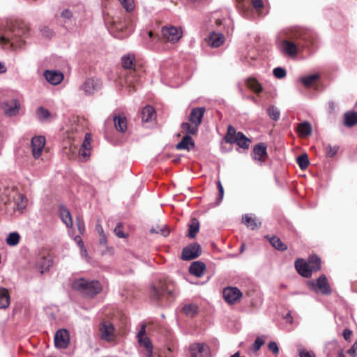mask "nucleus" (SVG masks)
I'll return each mask as SVG.
<instances>
[{"instance_id": "nucleus-19", "label": "nucleus", "mask_w": 357, "mask_h": 357, "mask_svg": "<svg viewBox=\"0 0 357 357\" xmlns=\"http://www.w3.org/2000/svg\"><path fill=\"white\" fill-rule=\"evenodd\" d=\"M295 267L298 273L305 278L311 276V271L307 269V261L303 259H298L295 261Z\"/></svg>"}, {"instance_id": "nucleus-20", "label": "nucleus", "mask_w": 357, "mask_h": 357, "mask_svg": "<svg viewBox=\"0 0 357 357\" xmlns=\"http://www.w3.org/2000/svg\"><path fill=\"white\" fill-rule=\"evenodd\" d=\"M206 265L204 263L199 261L192 262L189 268L190 273L198 278H200L204 275Z\"/></svg>"}, {"instance_id": "nucleus-48", "label": "nucleus", "mask_w": 357, "mask_h": 357, "mask_svg": "<svg viewBox=\"0 0 357 357\" xmlns=\"http://www.w3.org/2000/svg\"><path fill=\"white\" fill-rule=\"evenodd\" d=\"M273 75L276 78L282 79L286 76V70L281 67H277L273 70Z\"/></svg>"}, {"instance_id": "nucleus-50", "label": "nucleus", "mask_w": 357, "mask_h": 357, "mask_svg": "<svg viewBox=\"0 0 357 357\" xmlns=\"http://www.w3.org/2000/svg\"><path fill=\"white\" fill-rule=\"evenodd\" d=\"M264 344V340L261 337H257L252 346L255 351H257L258 350H259V349Z\"/></svg>"}, {"instance_id": "nucleus-43", "label": "nucleus", "mask_w": 357, "mask_h": 357, "mask_svg": "<svg viewBox=\"0 0 357 357\" xmlns=\"http://www.w3.org/2000/svg\"><path fill=\"white\" fill-rule=\"evenodd\" d=\"M310 257V261L312 262V264H310V267H311V274L314 272V271H317L320 269L321 268V259L319 257L316 256V255H312Z\"/></svg>"}, {"instance_id": "nucleus-56", "label": "nucleus", "mask_w": 357, "mask_h": 357, "mask_svg": "<svg viewBox=\"0 0 357 357\" xmlns=\"http://www.w3.org/2000/svg\"><path fill=\"white\" fill-rule=\"evenodd\" d=\"M347 353L352 357L357 356V342H354L351 347L348 350Z\"/></svg>"}, {"instance_id": "nucleus-59", "label": "nucleus", "mask_w": 357, "mask_h": 357, "mask_svg": "<svg viewBox=\"0 0 357 357\" xmlns=\"http://www.w3.org/2000/svg\"><path fill=\"white\" fill-rule=\"evenodd\" d=\"M77 229H78L79 231L81 234H83L85 230L84 222L82 220L78 219L77 220Z\"/></svg>"}, {"instance_id": "nucleus-1", "label": "nucleus", "mask_w": 357, "mask_h": 357, "mask_svg": "<svg viewBox=\"0 0 357 357\" xmlns=\"http://www.w3.org/2000/svg\"><path fill=\"white\" fill-rule=\"evenodd\" d=\"M28 24L20 20H10L0 26V45L3 49L21 48L29 35Z\"/></svg>"}, {"instance_id": "nucleus-62", "label": "nucleus", "mask_w": 357, "mask_h": 357, "mask_svg": "<svg viewBox=\"0 0 357 357\" xmlns=\"http://www.w3.org/2000/svg\"><path fill=\"white\" fill-rule=\"evenodd\" d=\"M80 255L82 258L85 259L86 260H89V257L88 256L87 250L85 248L84 245L83 247H80Z\"/></svg>"}, {"instance_id": "nucleus-23", "label": "nucleus", "mask_w": 357, "mask_h": 357, "mask_svg": "<svg viewBox=\"0 0 357 357\" xmlns=\"http://www.w3.org/2000/svg\"><path fill=\"white\" fill-rule=\"evenodd\" d=\"M296 131L301 137L305 138L312 134V128L308 121H304L298 124Z\"/></svg>"}, {"instance_id": "nucleus-58", "label": "nucleus", "mask_w": 357, "mask_h": 357, "mask_svg": "<svg viewBox=\"0 0 357 357\" xmlns=\"http://www.w3.org/2000/svg\"><path fill=\"white\" fill-rule=\"evenodd\" d=\"M299 356L300 357H315V354L312 351L306 350L300 351Z\"/></svg>"}, {"instance_id": "nucleus-27", "label": "nucleus", "mask_w": 357, "mask_h": 357, "mask_svg": "<svg viewBox=\"0 0 357 357\" xmlns=\"http://www.w3.org/2000/svg\"><path fill=\"white\" fill-rule=\"evenodd\" d=\"M10 303V294L6 288L0 287V309H6Z\"/></svg>"}, {"instance_id": "nucleus-54", "label": "nucleus", "mask_w": 357, "mask_h": 357, "mask_svg": "<svg viewBox=\"0 0 357 357\" xmlns=\"http://www.w3.org/2000/svg\"><path fill=\"white\" fill-rule=\"evenodd\" d=\"M217 185H218V192H219V195H218V202H220L222 201V199H223L224 189H223L222 183H221V182L220 181H218Z\"/></svg>"}, {"instance_id": "nucleus-22", "label": "nucleus", "mask_w": 357, "mask_h": 357, "mask_svg": "<svg viewBox=\"0 0 357 357\" xmlns=\"http://www.w3.org/2000/svg\"><path fill=\"white\" fill-rule=\"evenodd\" d=\"M281 50L287 54L294 56L297 54V46L295 43L287 40H282L281 43Z\"/></svg>"}, {"instance_id": "nucleus-9", "label": "nucleus", "mask_w": 357, "mask_h": 357, "mask_svg": "<svg viewBox=\"0 0 357 357\" xmlns=\"http://www.w3.org/2000/svg\"><path fill=\"white\" fill-rule=\"evenodd\" d=\"M223 296L227 303L234 304L241 299L242 293L237 287H229L224 289Z\"/></svg>"}, {"instance_id": "nucleus-24", "label": "nucleus", "mask_w": 357, "mask_h": 357, "mask_svg": "<svg viewBox=\"0 0 357 357\" xmlns=\"http://www.w3.org/2000/svg\"><path fill=\"white\" fill-rule=\"evenodd\" d=\"M224 42V36L222 33L213 32L210 34L208 44L212 47H218Z\"/></svg>"}, {"instance_id": "nucleus-14", "label": "nucleus", "mask_w": 357, "mask_h": 357, "mask_svg": "<svg viewBox=\"0 0 357 357\" xmlns=\"http://www.w3.org/2000/svg\"><path fill=\"white\" fill-rule=\"evenodd\" d=\"M205 111L206 109L203 107L193 108L189 116V121L199 127L202 123Z\"/></svg>"}, {"instance_id": "nucleus-40", "label": "nucleus", "mask_w": 357, "mask_h": 357, "mask_svg": "<svg viewBox=\"0 0 357 357\" xmlns=\"http://www.w3.org/2000/svg\"><path fill=\"white\" fill-rule=\"evenodd\" d=\"M199 229V224L197 220L193 219L189 226L188 236L190 238H193L195 237Z\"/></svg>"}, {"instance_id": "nucleus-61", "label": "nucleus", "mask_w": 357, "mask_h": 357, "mask_svg": "<svg viewBox=\"0 0 357 357\" xmlns=\"http://www.w3.org/2000/svg\"><path fill=\"white\" fill-rule=\"evenodd\" d=\"M252 3L255 9L259 10L263 7L261 0H252Z\"/></svg>"}, {"instance_id": "nucleus-33", "label": "nucleus", "mask_w": 357, "mask_h": 357, "mask_svg": "<svg viewBox=\"0 0 357 357\" xmlns=\"http://www.w3.org/2000/svg\"><path fill=\"white\" fill-rule=\"evenodd\" d=\"M182 310L186 316L192 317L198 313V306L194 303L185 304Z\"/></svg>"}, {"instance_id": "nucleus-60", "label": "nucleus", "mask_w": 357, "mask_h": 357, "mask_svg": "<svg viewBox=\"0 0 357 357\" xmlns=\"http://www.w3.org/2000/svg\"><path fill=\"white\" fill-rule=\"evenodd\" d=\"M145 334H146V326L142 325L140 330L139 331V332L137 333V340H139V338L145 337H146Z\"/></svg>"}, {"instance_id": "nucleus-34", "label": "nucleus", "mask_w": 357, "mask_h": 357, "mask_svg": "<svg viewBox=\"0 0 357 357\" xmlns=\"http://www.w3.org/2000/svg\"><path fill=\"white\" fill-rule=\"evenodd\" d=\"M181 128L185 131L186 135L190 136L197 133L199 127L190 122H183Z\"/></svg>"}, {"instance_id": "nucleus-35", "label": "nucleus", "mask_w": 357, "mask_h": 357, "mask_svg": "<svg viewBox=\"0 0 357 357\" xmlns=\"http://www.w3.org/2000/svg\"><path fill=\"white\" fill-rule=\"evenodd\" d=\"M246 84L249 89L254 92L259 93L262 91V86L259 82L255 78L250 77L246 80Z\"/></svg>"}, {"instance_id": "nucleus-12", "label": "nucleus", "mask_w": 357, "mask_h": 357, "mask_svg": "<svg viewBox=\"0 0 357 357\" xmlns=\"http://www.w3.org/2000/svg\"><path fill=\"white\" fill-rule=\"evenodd\" d=\"M45 79L52 85L60 84L63 79V74L59 70H46L43 73Z\"/></svg>"}, {"instance_id": "nucleus-28", "label": "nucleus", "mask_w": 357, "mask_h": 357, "mask_svg": "<svg viewBox=\"0 0 357 357\" xmlns=\"http://www.w3.org/2000/svg\"><path fill=\"white\" fill-rule=\"evenodd\" d=\"M155 118V112L154 109L147 105L142 111V120L143 122H149L154 120Z\"/></svg>"}, {"instance_id": "nucleus-52", "label": "nucleus", "mask_w": 357, "mask_h": 357, "mask_svg": "<svg viewBox=\"0 0 357 357\" xmlns=\"http://www.w3.org/2000/svg\"><path fill=\"white\" fill-rule=\"evenodd\" d=\"M91 135L89 133H86L85 135L84 140L82 143L81 148L91 149Z\"/></svg>"}, {"instance_id": "nucleus-32", "label": "nucleus", "mask_w": 357, "mask_h": 357, "mask_svg": "<svg viewBox=\"0 0 357 357\" xmlns=\"http://www.w3.org/2000/svg\"><path fill=\"white\" fill-rule=\"evenodd\" d=\"M344 123L347 127H352L357 123V112H346L344 115Z\"/></svg>"}, {"instance_id": "nucleus-46", "label": "nucleus", "mask_w": 357, "mask_h": 357, "mask_svg": "<svg viewBox=\"0 0 357 357\" xmlns=\"http://www.w3.org/2000/svg\"><path fill=\"white\" fill-rule=\"evenodd\" d=\"M297 163L298 164L301 169H305L309 165V160L307 154H302L299 155L297 159Z\"/></svg>"}, {"instance_id": "nucleus-30", "label": "nucleus", "mask_w": 357, "mask_h": 357, "mask_svg": "<svg viewBox=\"0 0 357 357\" xmlns=\"http://www.w3.org/2000/svg\"><path fill=\"white\" fill-rule=\"evenodd\" d=\"M114 123L116 129L121 132H124L127 129V121L126 119L123 116H114Z\"/></svg>"}, {"instance_id": "nucleus-17", "label": "nucleus", "mask_w": 357, "mask_h": 357, "mask_svg": "<svg viewBox=\"0 0 357 357\" xmlns=\"http://www.w3.org/2000/svg\"><path fill=\"white\" fill-rule=\"evenodd\" d=\"M266 158V146L263 143L255 145L253 149V159L255 160L264 162Z\"/></svg>"}, {"instance_id": "nucleus-55", "label": "nucleus", "mask_w": 357, "mask_h": 357, "mask_svg": "<svg viewBox=\"0 0 357 357\" xmlns=\"http://www.w3.org/2000/svg\"><path fill=\"white\" fill-rule=\"evenodd\" d=\"M268 347L270 351H271L273 354H276L279 351V348L275 342H269Z\"/></svg>"}, {"instance_id": "nucleus-36", "label": "nucleus", "mask_w": 357, "mask_h": 357, "mask_svg": "<svg viewBox=\"0 0 357 357\" xmlns=\"http://www.w3.org/2000/svg\"><path fill=\"white\" fill-rule=\"evenodd\" d=\"M52 116L48 109L43 107H40L36 111V117L40 121H46Z\"/></svg>"}, {"instance_id": "nucleus-18", "label": "nucleus", "mask_w": 357, "mask_h": 357, "mask_svg": "<svg viewBox=\"0 0 357 357\" xmlns=\"http://www.w3.org/2000/svg\"><path fill=\"white\" fill-rule=\"evenodd\" d=\"M102 289L101 284L98 280L88 281V288L84 296L93 297L99 294Z\"/></svg>"}, {"instance_id": "nucleus-42", "label": "nucleus", "mask_w": 357, "mask_h": 357, "mask_svg": "<svg viewBox=\"0 0 357 357\" xmlns=\"http://www.w3.org/2000/svg\"><path fill=\"white\" fill-rule=\"evenodd\" d=\"M268 116L273 121H277L280 119V112L278 108L272 105L267 109Z\"/></svg>"}, {"instance_id": "nucleus-38", "label": "nucleus", "mask_w": 357, "mask_h": 357, "mask_svg": "<svg viewBox=\"0 0 357 357\" xmlns=\"http://www.w3.org/2000/svg\"><path fill=\"white\" fill-rule=\"evenodd\" d=\"M20 238V236L17 232H11L7 236L6 242L10 246H15L19 243Z\"/></svg>"}, {"instance_id": "nucleus-49", "label": "nucleus", "mask_w": 357, "mask_h": 357, "mask_svg": "<svg viewBox=\"0 0 357 357\" xmlns=\"http://www.w3.org/2000/svg\"><path fill=\"white\" fill-rule=\"evenodd\" d=\"M61 16L64 20H71L74 17V12L70 9H65L61 13Z\"/></svg>"}, {"instance_id": "nucleus-4", "label": "nucleus", "mask_w": 357, "mask_h": 357, "mask_svg": "<svg viewBox=\"0 0 357 357\" xmlns=\"http://www.w3.org/2000/svg\"><path fill=\"white\" fill-rule=\"evenodd\" d=\"M190 357H211L209 347L205 343L194 342L188 349Z\"/></svg>"}, {"instance_id": "nucleus-53", "label": "nucleus", "mask_w": 357, "mask_h": 357, "mask_svg": "<svg viewBox=\"0 0 357 357\" xmlns=\"http://www.w3.org/2000/svg\"><path fill=\"white\" fill-rule=\"evenodd\" d=\"M115 234L119 238H124L125 234L121 230V224L119 223L114 229Z\"/></svg>"}, {"instance_id": "nucleus-10", "label": "nucleus", "mask_w": 357, "mask_h": 357, "mask_svg": "<svg viewBox=\"0 0 357 357\" xmlns=\"http://www.w3.org/2000/svg\"><path fill=\"white\" fill-rule=\"evenodd\" d=\"M70 342V336L67 330L60 329L54 336V344L56 348H67Z\"/></svg>"}, {"instance_id": "nucleus-64", "label": "nucleus", "mask_w": 357, "mask_h": 357, "mask_svg": "<svg viewBox=\"0 0 357 357\" xmlns=\"http://www.w3.org/2000/svg\"><path fill=\"white\" fill-rule=\"evenodd\" d=\"M42 32H43V34L47 37H50L53 34V32L51 30H50L48 28H44L42 30Z\"/></svg>"}, {"instance_id": "nucleus-21", "label": "nucleus", "mask_w": 357, "mask_h": 357, "mask_svg": "<svg viewBox=\"0 0 357 357\" xmlns=\"http://www.w3.org/2000/svg\"><path fill=\"white\" fill-rule=\"evenodd\" d=\"M59 212L60 218L66 226L68 228L72 227L73 220L69 210L66 206L61 205L59 208Z\"/></svg>"}, {"instance_id": "nucleus-31", "label": "nucleus", "mask_w": 357, "mask_h": 357, "mask_svg": "<svg viewBox=\"0 0 357 357\" xmlns=\"http://www.w3.org/2000/svg\"><path fill=\"white\" fill-rule=\"evenodd\" d=\"M138 343L139 347H144L146 351V356L151 357L153 355V345L148 337H145L143 338H139Z\"/></svg>"}, {"instance_id": "nucleus-7", "label": "nucleus", "mask_w": 357, "mask_h": 357, "mask_svg": "<svg viewBox=\"0 0 357 357\" xmlns=\"http://www.w3.org/2000/svg\"><path fill=\"white\" fill-rule=\"evenodd\" d=\"M45 142V138L43 136H35L31 139V152L35 159L39 158L42 155Z\"/></svg>"}, {"instance_id": "nucleus-5", "label": "nucleus", "mask_w": 357, "mask_h": 357, "mask_svg": "<svg viewBox=\"0 0 357 357\" xmlns=\"http://www.w3.org/2000/svg\"><path fill=\"white\" fill-rule=\"evenodd\" d=\"M310 288L316 292L320 291L323 294L328 295L331 293V287L326 277L321 275L316 281L309 282Z\"/></svg>"}, {"instance_id": "nucleus-15", "label": "nucleus", "mask_w": 357, "mask_h": 357, "mask_svg": "<svg viewBox=\"0 0 357 357\" xmlns=\"http://www.w3.org/2000/svg\"><path fill=\"white\" fill-rule=\"evenodd\" d=\"M166 292L170 294L171 289L165 284L159 283L157 285H153L151 289V297L153 299H158L162 295H164Z\"/></svg>"}, {"instance_id": "nucleus-45", "label": "nucleus", "mask_w": 357, "mask_h": 357, "mask_svg": "<svg viewBox=\"0 0 357 357\" xmlns=\"http://www.w3.org/2000/svg\"><path fill=\"white\" fill-rule=\"evenodd\" d=\"M324 149L327 157H333L339 149L338 146H332L329 144H324Z\"/></svg>"}, {"instance_id": "nucleus-25", "label": "nucleus", "mask_w": 357, "mask_h": 357, "mask_svg": "<svg viewBox=\"0 0 357 357\" xmlns=\"http://www.w3.org/2000/svg\"><path fill=\"white\" fill-rule=\"evenodd\" d=\"M194 146H195V143H194L191 136L185 135L183 137L181 141L176 144V148L178 150L190 151Z\"/></svg>"}, {"instance_id": "nucleus-16", "label": "nucleus", "mask_w": 357, "mask_h": 357, "mask_svg": "<svg viewBox=\"0 0 357 357\" xmlns=\"http://www.w3.org/2000/svg\"><path fill=\"white\" fill-rule=\"evenodd\" d=\"M3 109L6 116H13L19 112L20 104L17 100H12L3 104Z\"/></svg>"}, {"instance_id": "nucleus-13", "label": "nucleus", "mask_w": 357, "mask_h": 357, "mask_svg": "<svg viewBox=\"0 0 357 357\" xmlns=\"http://www.w3.org/2000/svg\"><path fill=\"white\" fill-rule=\"evenodd\" d=\"M52 265V260L50 257H42L36 261L34 268L43 275L49 270Z\"/></svg>"}, {"instance_id": "nucleus-63", "label": "nucleus", "mask_w": 357, "mask_h": 357, "mask_svg": "<svg viewBox=\"0 0 357 357\" xmlns=\"http://www.w3.org/2000/svg\"><path fill=\"white\" fill-rule=\"evenodd\" d=\"M351 333H352V332L349 329L347 328V329L344 330L343 336H344V339L347 340H349L351 335Z\"/></svg>"}, {"instance_id": "nucleus-41", "label": "nucleus", "mask_w": 357, "mask_h": 357, "mask_svg": "<svg viewBox=\"0 0 357 357\" xmlns=\"http://www.w3.org/2000/svg\"><path fill=\"white\" fill-rule=\"evenodd\" d=\"M319 77V75L318 74L310 75L302 77L301 81L305 87H310Z\"/></svg>"}, {"instance_id": "nucleus-6", "label": "nucleus", "mask_w": 357, "mask_h": 357, "mask_svg": "<svg viewBox=\"0 0 357 357\" xmlns=\"http://www.w3.org/2000/svg\"><path fill=\"white\" fill-rule=\"evenodd\" d=\"M200 255V245L195 243L183 248L181 254V258L183 260L188 261L198 257Z\"/></svg>"}, {"instance_id": "nucleus-3", "label": "nucleus", "mask_w": 357, "mask_h": 357, "mask_svg": "<svg viewBox=\"0 0 357 357\" xmlns=\"http://www.w3.org/2000/svg\"><path fill=\"white\" fill-rule=\"evenodd\" d=\"M102 87V82L97 78L86 79L79 87L85 96H92Z\"/></svg>"}, {"instance_id": "nucleus-26", "label": "nucleus", "mask_w": 357, "mask_h": 357, "mask_svg": "<svg viewBox=\"0 0 357 357\" xmlns=\"http://www.w3.org/2000/svg\"><path fill=\"white\" fill-rule=\"evenodd\" d=\"M15 204L17 210L22 213L28 205V199L24 195L19 193L15 198Z\"/></svg>"}, {"instance_id": "nucleus-47", "label": "nucleus", "mask_w": 357, "mask_h": 357, "mask_svg": "<svg viewBox=\"0 0 357 357\" xmlns=\"http://www.w3.org/2000/svg\"><path fill=\"white\" fill-rule=\"evenodd\" d=\"M121 6L128 12L132 11L135 8V3L133 0H118Z\"/></svg>"}, {"instance_id": "nucleus-29", "label": "nucleus", "mask_w": 357, "mask_h": 357, "mask_svg": "<svg viewBox=\"0 0 357 357\" xmlns=\"http://www.w3.org/2000/svg\"><path fill=\"white\" fill-rule=\"evenodd\" d=\"M73 288L84 296L88 288V280L84 278H79L73 282Z\"/></svg>"}, {"instance_id": "nucleus-2", "label": "nucleus", "mask_w": 357, "mask_h": 357, "mask_svg": "<svg viewBox=\"0 0 357 357\" xmlns=\"http://www.w3.org/2000/svg\"><path fill=\"white\" fill-rule=\"evenodd\" d=\"M225 141L229 144H236L243 149H248L250 140L241 132H236L235 128L229 126L225 136Z\"/></svg>"}, {"instance_id": "nucleus-11", "label": "nucleus", "mask_w": 357, "mask_h": 357, "mask_svg": "<svg viewBox=\"0 0 357 357\" xmlns=\"http://www.w3.org/2000/svg\"><path fill=\"white\" fill-rule=\"evenodd\" d=\"M163 37L169 42L176 43L182 37V32L175 26L164 27L162 29Z\"/></svg>"}, {"instance_id": "nucleus-44", "label": "nucleus", "mask_w": 357, "mask_h": 357, "mask_svg": "<svg viewBox=\"0 0 357 357\" xmlns=\"http://www.w3.org/2000/svg\"><path fill=\"white\" fill-rule=\"evenodd\" d=\"M243 222L251 229H255L258 227L256 220L247 214L243 216Z\"/></svg>"}, {"instance_id": "nucleus-37", "label": "nucleus", "mask_w": 357, "mask_h": 357, "mask_svg": "<svg viewBox=\"0 0 357 357\" xmlns=\"http://www.w3.org/2000/svg\"><path fill=\"white\" fill-rule=\"evenodd\" d=\"M121 61L124 68L133 69L135 66V56L130 54L123 56L121 59Z\"/></svg>"}, {"instance_id": "nucleus-39", "label": "nucleus", "mask_w": 357, "mask_h": 357, "mask_svg": "<svg viewBox=\"0 0 357 357\" xmlns=\"http://www.w3.org/2000/svg\"><path fill=\"white\" fill-rule=\"evenodd\" d=\"M271 245L278 250L284 251L287 249V246L277 236H272L269 238Z\"/></svg>"}, {"instance_id": "nucleus-8", "label": "nucleus", "mask_w": 357, "mask_h": 357, "mask_svg": "<svg viewBox=\"0 0 357 357\" xmlns=\"http://www.w3.org/2000/svg\"><path fill=\"white\" fill-rule=\"evenodd\" d=\"M100 338L107 342H112L114 338L115 329L112 323L103 321L100 325Z\"/></svg>"}, {"instance_id": "nucleus-57", "label": "nucleus", "mask_w": 357, "mask_h": 357, "mask_svg": "<svg viewBox=\"0 0 357 357\" xmlns=\"http://www.w3.org/2000/svg\"><path fill=\"white\" fill-rule=\"evenodd\" d=\"M90 149H84V148H80L79 149V155L82 156L84 159H87L90 155Z\"/></svg>"}, {"instance_id": "nucleus-51", "label": "nucleus", "mask_w": 357, "mask_h": 357, "mask_svg": "<svg viewBox=\"0 0 357 357\" xmlns=\"http://www.w3.org/2000/svg\"><path fill=\"white\" fill-rule=\"evenodd\" d=\"M151 233H160L163 236H167L169 231L165 225L163 226V228L160 229V230L156 229L155 228H152L151 229Z\"/></svg>"}]
</instances>
